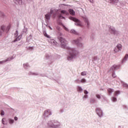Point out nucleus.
<instances>
[{
	"instance_id": "obj_23",
	"label": "nucleus",
	"mask_w": 128,
	"mask_h": 128,
	"mask_svg": "<svg viewBox=\"0 0 128 128\" xmlns=\"http://www.w3.org/2000/svg\"><path fill=\"white\" fill-rule=\"evenodd\" d=\"M128 58V54H126L124 58L123 59V62H124V60H126V58Z\"/></svg>"
},
{
	"instance_id": "obj_40",
	"label": "nucleus",
	"mask_w": 128,
	"mask_h": 128,
	"mask_svg": "<svg viewBox=\"0 0 128 128\" xmlns=\"http://www.w3.org/2000/svg\"><path fill=\"white\" fill-rule=\"evenodd\" d=\"M53 18H56V14H54V15H53Z\"/></svg>"
},
{
	"instance_id": "obj_38",
	"label": "nucleus",
	"mask_w": 128,
	"mask_h": 128,
	"mask_svg": "<svg viewBox=\"0 0 128 128\" xmlns=\"http://www.w3.org/2000/svg\"><path fill=\"white\" fill-rule=\"evenodd\" d=\"M86 24H87V26H89L90 25V23L88 22V21L86 22Z\"/></svg>"
},
{
	"instance_id": "obj_25",
	"label": "nucleus",
	"mask_w": 128,
	"mask_h": 128,
	"mask_svg": "<svg viewBox=\"0 0 128 128\" xmlns=\"http://www.w3.org/2000/svg\"><path fill=\"white\" fill-rule=\"evenodd\" d=\"M116 67H117L116 65H114L112 66V70H116Z\"/></svg>"
},
{
	"instance_id": "obj_18",
	"label": "nucleus",
	"mask_w": 128,
	"mask_h": 128,
	"mask_svg": "<svg viewBox=\"0 0 128 128\" xmlns=\"http://www.w3.org/2000/svg\"><path fill=\"white\" fill-rule=\"evenodd\" d=\"M108 94H112V92H114V90L112 88H108Z\"/></svg>"
},
{
	"instance_id": "obj_2",
	"label": "nucleus",
	"mask_w": 128,
	"mask_h": 128,
	"mask_svg": "<svg viewBox=\"0 0 128 128\" xmlns=\"http://www.w3.org/2000/svg\"><path fill=\"white\" fill-rule=\"evenodd\" d=\"M10 26H6L4 25L1 26V30L0 31V36H2V32H8L10 30Z\"/></svg>"
},
{
	"instance_id": "obj_8",
	"label": "nucleus",
	"mask_w": 128,
	"mask_h": 128,
	"mask_svg": "<svg viewBox=\"0 0 128 128\" xmlns=\"http://www.w3.org/2000/svg\"><path fill=\"white\" fill-rule=\"evenodd\" d=\"M116 48L118 50L114 49V52H120V50H122V44H118L116 46Z\"/></svg>"
},
{
	"instance_id": "obj_41",
	"label": "nucleus",
	"mask_w": 128,
	"mask_h": 128,
	"mask_svg": "<svg viewBox=\"0 0 128 128\" xmlns=\"http://www.w3.org/2000/svg\"><path fill=\"white\" fill-rule=\"evenodd\" d=\"M98 98H100V97H98Z\"/></svg>"
},
{
	"instance_id": "obj_13",
	"label": "nucleus",
	"mask_w": 128,
	"mask_h": 128,
	"mask_svg": "<svg viewBox=\"0 0 128 128\" xmlns=\"http://www.w3.org/2000/svg\"><path fill=\"white\" fill-rule=\"evenodd\" d=\"M16 4H22V0H14Z\"/></svg>"
},
{
	"instance_id": "obj_6",
	"label": "nucleus",
	"mask_w": 128,
	"mask_h": 128,
	"mask_svg": "<svg viewBox=\"0 0 128 128\" xmlns=\"http://www.w3.org/2000/svg\"><path fill=\"white\" fill-rule=\"evenodd\" d=\"M72 44H78V46H80V48H82V44L78 40H74L72 41Z\"/></svg>"
},
{
	"instance_id": "obj_9",
	"label": "nucleus",
	"mask_w": 128,
	"mask_h": 128,
	"mask_svg": "<svg viewBox=\"0 0 128 128\" xmlns=\"http://www.w3.org/2000/svg\"><path fill=\"white\" fill-rule=\"evenodd\" d=\"M48 42H50V44H55L56 42L52 38H49L48 40Z\"/></svg>"
},
{
	"instance_id": "obj_7",
	"label": "nucleus",
	"mask_w": 128,
	"mask_h": 128,
	"mask_svg": "<svg viewBox=\"0 0 128 128\" xmlns=\"http://www.w3.org/2000/svg\"><path fill=\"white\" fill-rule=\"evenodd\" d=\"M96 112L99 116H102V111L100 108H96Z\"/></svg>"
},
{
	"instance_id": "obj_12",
	"label": "nucleus",
	"mask_w": 128,
	"mask_h": 128,
	"mask_svg": "<svg viewBox=\"0 0 128 128\" xmlns=\"http://www.w3.org/2000/svg\"><path fill=\"white\" fill-rule=\"evenodd\" d=\"M45 18L47 20H50V14H46V15H45Z\"/></svg>"
},
{
	"instance_id": "obj_35",
	"label": "nucleus",
	"mask_w": 128,
	"mask_h": 128,
	"mask_svg": "<svg viewBox=\"0 0 128 128\" xmlns=\"http://www.w3.org/2000/svg\"><path fill=\"white\" fill-rule=\"evenodd\" d=\"M75 82H78V84H80V81H78V80H76Z\"/></svg>"
},
{
	"instance_id": "obj_24",
	"label": "nucleus",
	"mask_w": 128,
	"mask_h": 128,
	"mask_svg": "<svg viewBox=\"0 0 128 128\" xmlns=\"http://www.w3.org/2000/svg\"><path fill=\"white\" fill-rule=\"evenodd\" d=\"M81 76H86V72H82Z\"/></svg>"
},
{
	"instance_id": "obj_3",
	"label": "nucleus",
	"mask_w": 128,
	"mask_h": 128,
	"mask_svg": "<svg viewBox=\"0 0 128 128\" xmlns=\"http://www.w3.org/2000/svg\"><path fill=\"white\" fill-rule=\"evenodd\" d=\"M58 40L61 43V46L62 48H66V44H68V42L62 37H58Z\"/></svg>"
},
{
	"instance_id": "obj_22",
	"label": "nucleus",
	"mask_w": 128,
	"mask_h": 128,
	"mask_svg": "<svg viewBox=\"0 0 128 128\" xmlns=\"http://www.w3.org/2000/svg\"><path fill=\"white\" fill-rule=\"evenodd\" d=\"M86 82V80L84 78H82L80 80V82H82V84H84Z\"/></svg>"
},
{
	"instance_id": "obj_19",
	"label": "nucleus",
	"mask_w": 128,
	"mask_h": 128,
	"mask_svg": "<svg viewBox=\"0 0 128 128\" xmlns=\"http://www.w3.org/2000/svg\"><path fill=\"white\" fill-rule=\"evenodd\" d=\"M2 124H7L8 123L6 122V118H3L2 119Z\"/></svg>"
},
{
	"instance_id": "obj_14",
	"label": "nucleus",
	"mask_w": 128,
	"mask_h": 128,
	"mask_svg": "<svg viewBox=\"0 0 128 128\" xmlns=\"http://www.w3.org/2000/svg\"><path fill=\"white\" fill-rule=\"evenodd\" d=\"M69 12L71 16H74V11L72 9H70L69 10Z\"/></svg>"
},
{
	"instance_id": "obj_21",
	"label": "nucleus",
	"mask_w": 128,
	"mask_h": 128,
	"mask_svg": "<svg viewBox=\"0 0 128 128\" xmlns=\"http://www.w3.org/2000/svg\"><path fill=\"white\" fill-rule=\"evenodd\" d=\"M21 38L22 37L20 36H19L18 38H16L15 39V40H14V42H16L18 40H20Z\"/></svg>"
},
{
	"instance_id": "obj_4",
	"label": "nucleus",
	"mask_w": 128,
	"mask_h": 128,
	"mask_svg": "<svg viewBox=\"0 0 128 128\" xmlns=\"http://www.w3.org/2000/svg\"><path fill=\"white\" fill-rule=\"evenodd\" d=\"M69 19L71 20H73V22H74L76 23V26H80V20H78L76 18H74L72 16L69 17Z\"/></svg>"
},
{
	"instance_id": "obj_37",
	"label": "nucleus",
	"mask_w": 128,
	"mask_h": 128,
	"mask_svg": "<svg viewBox=\"0 0 128 128\" xmlns=\"http://www.w3.org/2000/svg\"><path fill=\"white\" fill-rule=\"evenodd\" d=\"M90 2H92V4L94 3V0H89Z\"/></svg>"
},
{
	"instance_id": "obj_15",
	"label": "nucleus",
	"mask_w": 128,
	"mask_h": 128,
	"mask_svg": "<svg viewBox=\"0 0 128 128\" xmlns=\"http://www.w3.org/2000/svg\"><path fill=\"white\" fill-rule=\"evenodd\" d=\"M43 34L44 36L48 38H50V36H48V34H46V30L43 31Z\"/></svg>"
},
{
	"instance_id": "obj_33",
	"label": "nucleus",
	"mask_w": 128,
	"mask_h": 128,
	"mask_svg": "<svg viewBox=\"0 0 128 128\" xmlns=\"http://www.w3.org/2000/svg\"><path fill=\"white\" fill-rule=\"evenodd\" d=\"M50 14H54V10H51L50 11Z\"/></svg>"
},
{
	"instance_id": "obj_30",
	"label": "nucleus",
	"mask_w": 128,
	"mask_h": 128,
	"mask_svg": "<svg viewBox=\"0 0 128 128\" xmlns=\"http://www.w3.org/2000/svg\"><path fill=\"white\" fill-rule=\"evenodd\" d=\"M112 78H116V74L112 73Z\"/></svg>"
},
{
	"instance_id": "obj_39",
	"label": "nucleus",
	"mask_w": 128,
	"mask_h": 128,
	"mask_svg": "<svg viewBox=\"0 0 128 128\" xmlns=\"http://www.w3.org/2000/svg\"><path fill=\"white\" fill-rule=\"evenodd\" d=\"M49 27V28H50V30H52V27H50V26H48Z\"/></svg>"
},
{
	"instance_id": "obj_31",
	"label": "nucleus",
	"mask_w": 128,
	"mask_h": 128,
	"mask_svg": "<svg viewBox=\"0 0 128 128\" xmlns=\"http://www.w3.org/2000/svg\"><path fill=\"white\" fill-rule=\"evenodd\" d=\"M110 30L112 31V32H114V34H116V30H114V29H112V28H110Z\"/></svg>"
},
{
	"instance_id": "obj_10",
	"label": "nucleus",
	"mask_w": 128,
	"mask_h": 128,
	"mask_svg": "<svg viewBox=\"0 0 128 128\" xmlns=\"http://www.w3.org/2000/svg\"><path fill=\"white\" fill-rule=\"evenodd\" d=\"M10 60H12V58H8L5 60L0 61V64H4V62H10Z\"/></svg>"
},
{
	"instance_id": "obj_17",
	"label": "nucleus",
	"mask_w": 128,
	"mask_h": 128,
	"mask_svg": "<svg viewBox=\"0 0 128 128\" xmlns=\"http://www.w3.org/2000/svg\"><path fill=\"white\" fill-rule=\"evenodd\" d=\"M120 94V90L116 91L115 92H114V96H118Z\"/></svg>"
},
{
	"instance_id": "obj_32",
	"label": "nucleus",
	"mask_w": 128,
	"mask_h": 128,
	"mask_svg": "<svg viewBox=\"0 0 128 128\" xmlns=\"http://www.w3.org/2000/svg\"><path fill=\"white\" fill-rule=\"evenodd\" d=\"M64 30H66L67 32L68 31V29L66 28V26H64Z\"/></svg>"
},
{
	"instance_id": "obj_5",
	"label": "nucleus",
	"mask_w": 128,
	"mask_h": 128,
	"mask_svg": "<svg viewBox=\"0 0 128 128\" xmlns=\"http://www.w3.org/2000/svg\"><path fill=\"white\" fill-rule=\"evenodd\" d=\"M62 14H66V16H67V14H68V12L66 10H61L60 14H59L58 15V18H64V17L62 16Z\"/></svg>"
},
{
	"instance_id": "obj_1",
	"label": "nucleus",
	"mask_w": 128,
	"mask_h": 128,
	"mask_svg": "<svg viewBox=\"0 0 128 128\" xmlns=\"http://www.w3.org/2000/svg\"><path fill=\"white\" fill-rule=\"evenodd\" d=\"M68 52H70V56H68V60H70L72 58H74L76 54V51L74 48H68Z\"/></svg>"
},
{
	"instance_id": "obj_28",
	"label": "nucleus",
	"mask_w": 128,
	"mask_h": 128,
	"mask_svg": "<svg viewBox=\"0 0 128 128\" xmlns=\"http://www.w3.org/2000/svg\"><path fill=\"white\" fill-rule=\"evenodd\" d=\"M84 94H88V92L86 90H84Z\"/></svg>"
},
{
	"instance_id": "obj_16",
	"label": "nucleus",
	"mask_w": 128,
	"mask_h": 128,
	"mask_svg": "<svg viewBox=\"0 0 128 128\" xmlns=\"http://www.w3.org/2000/svg\"><path fill=\"white\" fill-rule=\"evenodd\" d=\"M77 90H78V92H82L83 90L82 88V87L78 86L77 88Z\"/></svg>"
},
{
	"instance_id": "obj_27",
	"label": "nucleus",
	"mask_w": 128,
	"mask_h": 128,
	"mask_svg": "<svg viewBox=\"0 0 128 128\" xmlns=\"http://www.w3.org/2000/svg\"><path fill=\"white\" fill-rule=\"evenodd\" d=\"M0 114H1V116H4V110H1Z\"/></svg>"
},
{
	"instance_id": "obj_11",
	"label": "nucleus",
	"mask_w": 128,
	"mask_h": 128,
	"mask_svg": "<svg viewBox=\"0 0 128 128\" xmlns=\"http://www.w3.org/2000/svg\"><path fill=\"white\" fill-rule=\"evenodd\" d=\"M50 114H50V110H48L45 111V112H44V115H45L46 116H50Z\"/></svg>"
},
{
	"instance_id": "obj_34",
	"label": "nucleus",
	"mask_w": 128,
	"mask_h": 128,
	"mask_svg": "<svg viewBox=\"0 0 128 128\" xmlns=\"http://www.w3.org/2000/svg\"><path fill=\"white\" fill-rule=\"evenodd\" d=\"M114 2H118V0H112Z\"/></svg>"
},
{
	"instance_id": "obj_26",
	"label": "nucleus",
	"mask_w": 128,
	"mask_h": 128,
	"mask_svg": "<svg viewBox=\"0 0 128 128\" xmlns=\"http://www.w3.org/2000/svg\"><path fill=\"white\" fill-rule=\"evenodd\" d=\"M112 102H116V97H113L112 98Z\"/></svg>"
},
{
	"instance_id": "obj_29",
	"label": "nucleus",
	"mask_w": 128,
	"mask_h": 128,
	"mask_svg": "<svg viewBox=\"0 0 128 128\" xmlns=\"http://www.w3.org/2000/svg\"><path fill=\"white\" fill-rule=\"evenodd\" d=\"M70 32L72 34H76V31H74V30H71Z\"/></svg>"
},
{
	"instance_id": "obj_36",
	"label": "nucleus",
	"mask_w": 128,
	"mask_h": 128,
	"mask_svg": "<svg viewBox=\"0 0 128 128\" xmlns=\"http://www.w3.org/2000/svg\"><path fill=\"white\" fill-rule=\"evenodd\" d=\"M14 119V120H18V117L15 116Z\"/></svg>"
},
{
	"instance_id": "obj_20",
	"label": "nucleus",
	"mask_w": 128,
	"mask_h": 128,
	"mask_svg": "<svg viewBox=\"0 0 128 128\" xmlns=\"http://www.w3.org/2000/svg\"><path fill=\"white\" fill-rule=\"evenodd\" d=\"M14 120L9 119V124H14Z\"/></svg>"
}]
</instances>
